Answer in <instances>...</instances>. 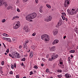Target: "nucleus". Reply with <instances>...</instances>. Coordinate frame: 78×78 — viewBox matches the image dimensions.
<instances>
[{"instance_id": "2f4dec72", "label": "nucleus", "mask_w": 78, "mask_h": 78, "mask_svg": "<svg viewBox=\"0 0 78 78\" xmlns=\"http://www.w3.org/2000/svg\"><path fill=\"white\" fill-rule=\"evenodd\" d=\"M4 63L5 62L4 61H2L1 62L2 65V66H3V65H4Z\"/></svg>"}, {"instance_id": "de8ad7c7", "label": "nucleus", "mask_w": 78, "mask_h": 78, "mask_svg": "<svg viewBox=\"0 0 78 78\" xmlns=\"http://www.w3.org/2000/svg\"><path fill=\"white\" fill-rule=\"evenodd\" d=\"M17 23H16V24H18V25H20V22L18 21Z\"/></svg>"}, {"instance_id": "473e14b6", "label": "nucleus", "mask_w": 78, "mask_h": 78, "mask_svg": "<svg viewBox=\"0 0 78 78\" xmlns=\"http://www.w3.org/2000/svg\"><path fill=\"white\" fill-rule=\"evenodd\" d=\"M60 66V67H61V66H62L61 68H64V65H62V66L61 65V66Z\"/></svg>"}, {"instance_id": "b1692460", "label": "nucleus", "mask_w": 78, "mask_h": 78, "mask_svg": "<svg viewBox=\"0 0 78 78\" xmlns=\"http://www.w3.org/2000/svg\"><path fill=\"white\" fill-rule=\"evenodd\" d=\"M61 16L63 20H65V19H66V18H65V16Z\"/></svg>"}, {"instance_id": "0eeeda50", "label": "nucleus", "mask_w": 78, "mask_h": 78, "mask_svg": "<svg viewBox=\"0 0 78 78\" xmlns=\"http://www.w3.org/2000/svg\"><path fill=\"white\" fill-rule=\"evenodd\" d=\"M19 27H20V25H19L18 24H16L15 26L13 27V28L15 30H17V29H18V28H19Z\"/></svg>"}, {"instance_id": "4d7b16f0", "label": "nucleus", "mask_w": 78, "mask_h": 78, "mask_svg": "<svg viewBox=\"0 0 78 78\" xmlns=\"http://www.w3.org/2000/svg\"><path fill=\"white\" fill-rule=\"evenodd\" d=\"M49 61H52V60H52V59L51 58H49Z\"/></svg>"}, {"instance_id": "c03bdc74", "label": "nucleus", "mask_w": 78, "mask_h": 78, "mask_svg": "<svg viewBox=\"0 0 78 78\" xmlns=\"http://www.w3.org/2000/svg\"><path fill=\"white\" fill-rule=\"evenodd\" d=\"M21 66H24V64H23V63L22 62L21 63Z\"/></svg>"}, {"instance_id": "6ab92c4d", "label": "nucleus", "mask_w": 78, "mask_h": 78, "mask_svg": "<svg viewBox=\"0 0 78 78\" xmlns=\"http://www.w3.org/2000/svg\"><path fill=\"white\" fill-rule=\"evenodd\" d=\"M75 50H71L69 51L70 53H75Z\"/></svg>"}, {"instance_id": "dca6fc26", "label": "nucleus", "mask_w": 78, "mask_h": 78, "mask_svg": "<svg viewBox=\"0 0 78 78\" xmlns=\"http://www.w3.org/2000/svg\"><path fill=\"white\" fill-rule=\"evenodd\" d=\"M55 57V56L54 55H52L51 56V59H52V60H53V59H56Z\"/></svg>"}, {"instance_id": "e2e57ef3", "label": "nucleus", "mask_w": 78, "mask_h": 78, "mask_svg": "<svg viewBox=\"0 0 78 78\" xmlns=\"http://www.w3.org/2000/svg\"><path fill=\"white\" fill-rule=\"evenodd\" d=\"M49 55H46V58H48V56H49Z\"/></svg>"}, {"instance_id": "a18cd8bd", "label": "nucleus", "mask_w": 78, "mask_h": 78, "mask_svg": "<svg viewBox=\"0 0 78 78\" xmlns=\"http://www.w3.org/2000/svg\"><path fill=\"white\" fill-rule=\"evenodd\" d=\"M14 67H15V68H16V64L15 63L14 64Z\"/></svg>"}, {"instance_id": "e433bc0d", "label": "nucleus", "mask_w": 78, "mask_h": 78, "mask_svg": "<svg viewBox=\"0 0 78 78\" xmlns=\"http://www.w3.org/2000/svg\"><path fill=\"white\" fill-rule=\"evenodd\" d=\"M19 77H20L19 75H17L16 76V78H19Z\"/></svg>"}, {"instance_id": "1a4fd4ad", "label": "nucleus", "mask_w": 78, "mask_h": 78, "mask_svg": "<svg viewBox=\"0 0 78 78\" xmlns=\"http://www.w3.org/2000/svg\"><path fill=\"white\" fill-rule=\"evenodd\" d=\"M59 42V40H55L52 42V45H54L56 44H58Z\"/></svg>"}, {"instance_id": "864d4df0", "label": "nucleus", "mask_w": 78, "mask_h": 78, "mask_svg": "<svg viewBox=\"0 0 78 78\" xmlns=\"http://www.w3.org/2000/svg\"><path fill=\"white\" fill-rule=\"evenodd\" d=\"M12 41H13V42H14L16 41V39L14 38H12Z\"/></svg>"}, {"instance_id": "5fc2aeb1", "label": "nucleus", "mask_w": 78, "mask_h": 78, "mask_svg": "<svg viewBox=\"0 0 78 78\" xmlns=\"http://www.w3.org/2000/svg\"><path fill=\"white\" fill-rule=\"evenodd\" d=\"M6 33H3V36H6Z\"/></svg>"}, {"instance_id": "4be33fe9", "label": "nucleus", "mask_w": 78, "mask_h": 78, "mask_svg": "<svg viewBox=\"0 0 78 78\" xmlns=\"http://www.w3.org/2000/svg\"><path fill=\"white\" fill-rule=\"evenodd\" d=\"M7 41L8 42H11V39L9 38H7Z\"/></svg>"}, {"instance_id": "5701e85b", "label": "nucleus", "mask_w": 78, "mask_h": 78, "mask_svg": "<svg viewBox=\"0 0 78 78\" xmlns=\"http://www.w3.org/2000/svg\"><path fill=\"white\" fill-rule=\"evenodd\" d=\"M57 76H58V78H61V77L62 76V74H60V75H59Z\"/></svg>"}, {"instance_id": "4c0bfd02", "label": "nucleus", "mask_w": 78, "mask_h": 78, "mask_svg": "<svg viewBox=\"0 0 78 78\" xmlns=\"http://www.w3.org/2000/svg\"><path fill=\"white\" fill-rule=\"evenodd\" d=\"M67 11L70 14V10H69V9H68L67 10Z\"/></svg>"}, {"instance_id": "8fccbe9b", "label": "nucleus", "mask_w": 78, "mask_h": 78, "mask_svg": "<svg viewBox=\"0 0 78 78\" xmlns=\"http://www.w3.org/2000/svg\"><path fill=\"white\" fill-rule=\"evenodd\" d=\"M28 42H29V41L27 40L25 41V43L27 44V43H28Z\"/></svg>"}, {"instance_id": "c756f323", "label": "nucleus", "mask_w": 78, "mask_h": 78, "mask_svg": "<svg viewBox=\"0 0 78 78\" xmlns=\"http://www.w3.org/2000/svg\"><path fill=\"white\" fill-rule=\"evenodd\" d=\"M6 22V20L5 19H3L2 20V22L3 23H4V22Z\"/></svg>"}, {"instance_id": "9b49d317", "label": "nucleus", "mask_w": 78, "mask_h": 78, "mask_svg": "<svg viewBox=\"0 0 78 78\" xmlns=\"http://www.w3.org/2000/svg\"><path fill=\"white\" fill-rule=\"evenodd\" d=\"M65 76L66 78H71L72 76L70 74H69L68 73H66L65 75Z\"/></svg>"}, {"instance_id": "6e6d98bb", "label": "nucleus", "mask_w": 78, "mask_h": 78, "mask_svg": "<svg viewBox=\"0 0 78 78\" xmlns=\"http://www.w3.org/2000/svg\"><path fill=\"white\" fill-rule=\"evenodd\" d=\"M22 46L21 45H20V46L19 47V48L20 49L22 48Z\"/></svg>"}, {"instance_id": "c9c22d12", "label": "nucleus", "mask_w": 78, "mask_h": 78, "mask_svg": "<svg viewBox=\"0 0 78 78\" xmlns=\"http://www.w3.org/2000/svg\"><path fill=\"white\" fill-rule=\"evenodd\" d=\"M62 15L63 16H66V13H64V12H62Z\"/></svg>"}, {"instance_id": "412c9836", "label": "nucleus", "mask_w": 78, "mask_h": 78, "mask_svg": "<svg viewBox=\"0 0 78 78\" xmlns=\"http://www.w3.org/2000/svg\"><path fill=\"white\" fill-rule=\"evenodd\" d=\"M74 30L75 31L76 33H77V32H78V29L76 28H75L74 29Z\"/></svg>"}, {"instance_id": "a211bd4d", "label": "nucleus", "mask_w": 78, "mask_h": 78, "mask_svg": "<svg viewBox=\"0 0 78 78\" xmlns=\"http://www.w3.org/2000/svg\"><path fill=\"white\" fill-rule=\"evenodd\" d=\"M46 6L48 8H49V9H50V8H51V6H50V5L48 4H46Z\"/></svg>"}, {"instance_id": "7ed1b4c3", "label": "nucleus", "mask_w": 78, "mask_h": 78, "mask_svg": "<svg viewBox=\"0 0 78 78\" xmlns=\"http://www.w3.org/2000/svg\"><path fill=\"white\" fill-rule=\"evenodd\" d=\"M12 58H20V55L19 54L17 53V52L15 53V52H14L12 53Z\"/></svg>"}, {"instance_id": "c85d7f7f", "label": "nucleus", "mask_w": 78, "mask_h": 78, "mask_svg": "<svg viewBox=\"0 0 78 78\" xmlns=\"http://www.w3.org/2000/svg\"><path fill=\"white\" fill-rule=\"evenodd\" d=\"M11 8V6H8V8H7V9L9 10V9H10Z\"/></svg>"}, {"instance_id": "13d9d810", "label": "nucleus", "mask_w": 78, "mask_h": 78, "mask_svg": "<svg viewBox=\"0 0 78 78\" xmlns=\"http://www.w3.org/2000/svg\"><path fill=\"white\" fill-rule=\"evenodd\" d=\"M15 18H17V19H19V17L17 16H15Z\"/></svg>"}, {"instance_id": "72a5a7b5", "label": "nucleus", "mask_w": 78, "mask_h": 78, "mask_svg": "<svg viewBox=\"0 0 78 78\" xmlns=\"http://www.w3.org/2000/svg\"><path fill=\"white\" fill-rule=\"evenodd\" d=\"M3 39H4V40H5V41H7V38H5V37H3L2 38Z\"/></svg>"}, {"instance_id": "37998d69", "label": "nucleus", "mask_w": 78, "mask_h": 78, "mask_svg": "<svg viewBox=\"0 0 78 78\" xmlns=\"http://www.w3.org/2000/svg\"><path fill=\"white\" fill-rule=\"evenodd\" d=\"M68 60L69 61H70V57H68Z\"/></svg>"}, {"instance_id": "f257e3e1", "label": "nucleus", "mask_w": 78, "mask_h": 78, "mask_svg": "<svg viewBox=\"0 0 78 78\" xmlns=\"http://www.w3.org/2000/svg\"><path fill=\"white\" fill-rule=\"evenodd\" d=\"M37 16V14L35 12L33 13L32 14H30L28 15L26 17V20L29 21L30 19H33Z\"/></svg>"}, {"instance_id": "cd10ccee", "label": "nucleus", "mask_w": 78, "mask_h": 78, "mask_svg": "<svg viewBox=\"0 0 78 78\" xmlns=\"http://www.w3.org/2000/svg\"><path fill=\"white\" fill-rule=\"evenodd\" d=\"M34 69H37L38 68V67H37V66H34Z\"/></svg>"}, {"instance_id": "aec40b11", "label": "nucleus", "mask_w": 78, "mask_h": 78, "mask_svg": "<svg viewBox=\"0 0 78 78\" xmlns=\"http://www.w3.org/2000/svg\"><path fill=\"white\" fill-rule=\"evenodd\" d=\"M31 48H32V49L34 50V49H35V46L34 45H32L31 46Z\"/></svg>"}, {"instance_id": "0e129e2a", "label": "nucleus", "mask_w": 78, "mask_h": 78, "mask_svg": "<svg viewBox=\"0 0 78 78\" xmlns=\"http://www.w3.org/2000/svg\"><path fill=\"white\" fill-rule=\"evenodd\" d=\"M42 61H45V59H44V58H42Z\"/></svg>"}, {"instance_id": "f704fd0d", "label": "nucleus", "mask_w": 78, "mask_h": 78, "mask_svg": "<svg viewBox=\"0 0 78 78\" xmlns=\"http://www.w3.org/2000/svg\"><path fill=\"white\" fill-rule=\"evenodd\" d=\"M33 71H31L30 72V75H33Z\"/></svg>"}, {"instance_id": "79ce46f5", "label": "nucleus", "mask_w": 78, "mask_h": 78, "mask_svg": "<svg viewBox=\"0 0 78 78\" xmlns=\"http://www.w3.org/2000/svg\"><path fill=\"white\" fill-rule=\"evenodd\" d=\"M55 58H58V55L56 54L55 56Z\"/></svg>"}, {"instance_id": "052dcab7", "label": "nucleus", "mask_w": 78, "mask_h": 78, "mask_svg": "<svg viewBox=\"0 0 78 78\" xmlns=\"http://www.w3.org/2000/svg\"><path fill=\"white\" fill-rule=\"evenodd\" d=\"M41 66H44V64L42 63L41 64Z\"/></svg>"}, {"instance_id": "603ef678", "label": "nucleus", "mask_w": 78, "mask_h": 78, "mask_svg": "<svg viewBox=\"0 0 78 78\" xmlns=\"http://www.w3.org/2000/svg\"><path fill=\"white\" fill-rule=\"evenodd\" d=\"M38 0H35V2L36 3H38Z\"/></svg>"}, {"instance_id": "4468645a", "label": "nucleus", "mask_w": 78, "mask_h": 78, "mask_svg": "<svg viewBox=\"0 0 78 78\" xmlns=\"http://www.w3.org/2000/svg\"><path fill=\"white\" fill-rule=\"evenodd\" d=\"M30 58L33 57V52H30Z\"/></svg>"}, {"instance_id": "49530a36", "label": "nucleus", "mask_w": 78, "mask_h": 78, "mask_svg": "<svg viewBox=\"0 0 78 78\" xmlns=\"http://www.w3.org/2000/svg\"><path fill=\"white\" fill-rule=\"evenodd\" d=\"M16 17H14L12 19V20H14V19H15Z\"/></svg>"}, {"instance_id": "2eb2a0df", "label": "nucleus", "mask_w": 78, "mask_h": 78, "mask_svg": "<svg viewBox=\"0 0 78 78\" xmlns=\"http://www.w3.org/2000/svg\"><path fill=\"white\" fill-rule=\"evenodd\" d=\"M61 25H62V21H60L58 23V25L59 26H61Z\"/></svg>"}, {"instance_id": "bb28decb", "label": "nucleus", "mask_w": 78, "mask_h": 78, "mask_svg": "<svg viewBox=\"0 0 78 78\" xmlns=\"http://www.w3.org/2000/svg\"><path fill=\"white\" fill-rule=\"evenodd\" d=\"M57 72H60V73H61L62 72V70L61 69H58V70H57Z\"/></svg>"}, {"instance_id": "58836bf2", "label": "nucleus", "mask_w": 78, "mask_h": 78, "mask_svg": "<svg viewBox=\"0 0 78 78\" xmlns=\"http://www.w3.org/2000/svg\"><path fill=\"white\" fill-rule=\"evenodd\" d=\"M13 73H12V71H10V72L9 74L10 75H12V74Z\"/></svg>"}, {"instance_id": "3c124183", "label": "nucleus", "mask_w": 78, "mask_h": 78, "mask_svg": "<svg viewBox=\"0 0 78 78\" xmlns=\"http://www.w3.org/2000/svg\"><path fill=\"white\" fill-rule=\"evenodd\" d=\"M17 11H18V12H20V9H17Z\"/></svg>"}, {"instance_id": "9d476101", "label": "nucleus", "mask_w": 78, "mask_h": 78, "mask_svg": "<svg viewBox=\"0 0 78 78\" xmlns=\"http://www.w3.org/2000/svg\"><path fill=\"white\" fill-rule=\"evenodd\" d=\"M24 30H25L26 33L28 32V27L27 26H24L23 28Z\"/></svg>"}, {"instance_id": "20e7f679", "label": "nucleus", "mask_w": 78, "mask_h": 78, "mask_svg": "<svg viewBox=\"0 0 78 78\" xmlns=\"http://www.w3.org/2000/svg\"><path fill=\"white\" fill-rule=\"evenodd\" d=\"M70 2V0H66L65 2L64 7L65 8H68Z\"/></svg>"}, {"instance_id": "09e8293b", "label": "nucleus", "mask_w": 78, "mask_h": 78, "mask_svg": "<svg viewBox=\"0 0 78 78\" xmlns=\"http://www.w3.org/2000/svg\"><path fill=\"white\" fill-rule=\"evenodd\" d=\"M11 68L12 69H14V66L12 65L11 66Z\"/></svg>"}, {"instance_id": "ea45409f", "label": "nucleus", "mask_w": 78, "mask_h": 78, "mask_svg": "<svg viewBox=\"0 0 78 78\" xmlns=\"http://www.w3.org/2000/svg\"><path fill=\"white\" fill-rule=\"evenodd\" d=\"M9 56H10V57H11L12 58V55L11 54H9Z\"/></svg>"}, {"instance_id": "ddd939ff", "label": "nucleus", "mask_w": 78, "mask_h": 78, "mask_svg": "<svg viewBox=\"0 0 78 78\" xmlns=\"http://www.w3.org/2000/svg\"><path fill=\"white\" fill-rule=\"evenodd\" d=\"M58 30H56L55 31H54L53 32V35L54 36H55V35H56L57 34H58Z\"/></svg>"}, {"instance_id": "39448f33", "label": "nucleus", "mask_w": 78, "mask_h": 78, "mask_svg": "<svg viewBox=\"0 0 78 78\" xmlns=\"http://www.w3.org/2000/svg\"><path fill=\"white\" fill-rule=\"evenodd\" d=\"M52 19V17H51V16H49L47 17L46 18H45L44 19V21H45V22H48L50 21H51Z\"/></svg>"}, {"instance_id": "338daca9", "label": "nucleus", "mask_w": 78, "mask_h": 78, "mask_svg": "<svg viewBox=\"0 0 78 78\" xmlns=\"http://www.w3.org/2000/svg\"><path fill=\"white\" fill-rule=\"evenodd\" d=\"M2 67H0V70H2Z\"/></svg>"}, {"instance_id": "774afa93", "label": "nucleus", "mask_w": 78, "mask_h": 78, "mask_svg": "<svg viewBox=\"0 0 78 78\" xmlns=\"http://www.w3.org/2000/svg\"><path fill=\"white\" fill-rule=\"evenodd\" d=\"M66 36H65L63 37L64 39H65L66 38Z\"/></svg>"}, {"instance_id": "69168bd1", "label": "nucleus", "mask_w": 78, "mask_h": 78, "mask_svg": "<svg viewBox=\"0 0 78 78\" xmlns=\"http://www.w3.org/2000/svg\"><path fill=\"white\" fill-rule=\"evenodd\" d=\"M40 12H42V9H40Z\"/></svg>"}, {"instance_id": "393cba45", "label": "nucleus", "mask_w": 78, "mask_h": 78, "mask_svg": "<svg viewBox=\"0 0 78 78\" xmlns=\"http://www.w3.org/2000/svg\"><path fill=\"white\" fill-rule=\"evenodd\" d=\"M26 60V59L25 58H22L21 59V61H25Z\"/></svg>"}, {"instance_id": "f3484780", "label": "nucleus", "mask_w": 78, "mask_h": 78, "mask_svg": "<svg viewBox=\"0 0 78 78\" xmlns=\"http://www.w3.org/2000/svg\"><path fill=\"white\" fill-rule=\"evenodd\" d=\"M23 48H26V49L27 48V46L26 44H24Z\"/></svg>"}, {"instance_id": "7c9ffc66", "label": "nucleus", "mask_w": 78, "mask_h": 78, "mask_svg": "<svg viewBox=\"0 0 78 78\" xmlns=\"http://www.w3.org/2000/svg\"><path fill=\"white\" fill-rule=\"evenodd\" d=\"M28 0H23V3H25V2H27Z\"/></svg>"}, {"instance_id": "423d86ee", "label": "nucleus", "mask_w": 78, "mask_h": 78, "mask_svg": "<svg viewBox=\"0 0 78 78\" xmlns=\"http://www.w3.org/2000/svg\"><path fill=\"white\" fill-rule=\"evenodd\" d=\"M76 14V11H75V9H72L71 10H70V15H75Z\"/></svg>"}, {"instance_id": "f03ea898", "label": "nucleus", "mask_w": 78, "mask_h": 78, "mask_svg": "<svg viewBox=\"0 0 78 78\" xmlns=\"http://www.w3.org/2000/svg\"><path fill=\"white\" fill-rule=\"evenodd\" d=\"M41 38L42 40H44V41H46V42L50 41V37H49V35L47 34L42 35L41 36Z\"/></svg>"}, {"instance_id": "6e6552de", "label": "nucleus", "mask_w": 78, "mask_h": 78, "mask_svg": "<svg viewBox=\"0 0 78 78\" xmlns=\"http://www.w3.org/2000/svg\"><path fill=\"white\" fill-rule=\"evenodd\" d=\"M3 4V5H5L6 2H4V1L3 0H0V6H2Z\"/></svg>"}, {"instance_id": "a19ab883", "label": "nucleus", "mask_w": 78, "mask_h": 78, "mask_svg": "<svg viewBox=\"0 0 78 78\" xmlns=\"http://www.w3.org/2000/svg\"><path fill=\"white\" fill-rule=\"evenodd\" d=\"M36 33H34L32 34V36H35V35H36Z\"/></svg>"}, {"instance_id": "680f3d73", "label": "nucleus", "mask_w": 78, "mask_h": 78, "mask_svg": "<svg viewBox=\"0 0 78 78\" xmlns=\"http://www.w3.org/2000/svg\"><path fill=\"white\" fill-rule=\"evenodd\" d=\"M66 22H67V20H68V19H67V18H65V19Z\"/></svg>"}, {"instance_id": "bf43d9fd", "label": "nucleus", "mask_w": 78, "mask_h": 78, "mask_svg": "<svg viewBox=\"0 0 78 78\" xmlns=\"http://www.w3.org/2000/svg\"><path fill=\"white\" fill-rule=\"evenodd\" d=\"M53 67H56V65L55 64V63H54L53 65Z\"/></svg>"}, {"instance_id": "f8f14e48", "label": "nucleus", "mask_w": 78, "mask_h": 78, "mask_svg": "<svg viewBox=\"0 0 78 78\" xmlns=\"http://www.w3.org/2000/svg\"><path fill=\"white\" fill-rule=\"evenodd\" d=\"M50 50L51 51H53L55 50V47L53 46L52 47L50 48Z\"/></svg>"}, {"instance_id": "a878e982", "label": "nucleus", "mask_w": 78, "mask_h": 78, "mask_svg": "<svg viewBox=\"0 0 78 78\" xmlns=\"http://www.w3.org/2000/svg\"><path fill=\"white\" fill-rule=\"evenodd\" d=\"M50 71V70L48 69H47L46 72H47V73H48L49 72V71Z\"/></svg>"}]
</instances>
